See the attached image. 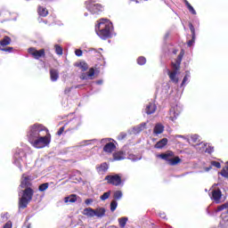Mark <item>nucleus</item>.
<instances>
[{
	"label": "nucleus",
	"instance_id": "4468645a",
	"mask_svg": "<svg viewBox=\"0 0 228 228\" xmlns=\"http://www.w3.org/2000/svg\"><path fill=\"white\" fill-rule=\"evenodd\" d=\"M177 70L179 69H174L173 71H167V75L169 76L170 81L172 83H175V85H177L179 83V78L177 77Z\"/></svg>",
	"mask_w": 228,
	"mask_h": 228
},
{
	"label": "nucleus",
	"instance_id": "7c9ffc66",
	"mask_svg": "<svg viewBox=\"0 0 228 228\" xmlns=\"http://www.w3.org/2000/svg\"><path fill=\"white\" fill-rule=\"evenodd\" d=\"M127 220H129V218H127L126 216L118 218V222L119 224V227H121V228L126 227V224H127Z\"/></svg>",
	"mask_w": 228,
	"mask_h": 228
},
{
	"label": "nucleus",
	"instance_id": "72a5a7b5",
	"mask_svg": "<svg viewBox=\"0 0 228 228\" xmlns=\"http://www.w3.org/2000/svg\"><path fill=\"white\" fill-rule=\"evenodd\" d=\"M77 67H79V69H81L83 72H86V70H88V64L85 61L78 63Z\"/></svg>",
	"mask_w": 228,
	"mask_h": 228
},
{
	"label": "nucleus",
	"instance_id": "49530a36",
	"mask_svg": "<svg viewBox=\"0 0 228 228\" xmlns=\"http://www.w3.org/2000/svg\"><path fill=\"white\" fill-rule=\"evenodd\" d=\"M127 136V134L121 132L118 135V140L122 141L124 140L126 137Z\"/></svg>",
	"mask_w": 228,
	"mask_h": 228
},
{
	"label": "nucleus",
	"instance_id": "4be33fe9",
	"mask_svg": "<svg viewBox=\"0 0 228 228\" xmlns=\"http://www.w3.org/2000/svg\"><path fill=\"white\" fill-rule=\"evenodd\" d=\"M122 159H126V154L123 151L113 153V161H122Z\"/></svg>",
	"mask_w": 228,
	"mask_h": 228
},
{
	"label": "nucleus",
	"instance_id": "0eeeda50",
	"mask_svg": "<svg viewBox=\"0 0 228 228\" xmlns=\"http://www.w3.org/2000/svg\"><path fill=\"white\" fill-rule=\"evenodd\" d=\"M157 158H159L160 159H164L165 161H167L169 165H171L172 167L181 162V159H179V157L174 158L173 151H167L166 153L159 154L157 155Z\"/></svg>",
	"mask_w": 228,
	"mask_h": 228
},
{
	"label": "nucleus",
	"instance_id": "774afa93",
	"mask_svg": "<svg viewBox=\"0 0 228 228\" xmlns=\"http://www.w3.org/2000/svg\"><path fill=\"white\" fill-rule=\"evenodd\" d=\"M185 6H186V3H188V0H183Z\"/></svg>",
	"mask_w": 228,
	"mask_h": 228
},
{
	"label": "nucleus",
	"instance_id": "473e14b6",
	"mask_svg": "<svg viewBox=\"0 0 228 228\" xmlns=\"http://www.w3.org/2000/svg\"><path fill=\"white\" fill-rule=\"evenodd\" d=\"M114 200H120V199H122L123 197V193H122V191H116L114 192Z\"/></svg>",
	"mask_w": 228,
	"mask_h": 228
},
{
	"label": "nucleus",
	"instance_id": "412c9836",
	"mask_svg": "<svg viewBox=\"0 0 228 228\" xmlns=\"http://www.w3.org/2000/svg\"><path fill=\"white\" fill-rule=\"evenodd\" d=\"M94 213L97 218H102L103 216H106V208H97L96 209H94Z\"/></svg>",
	"mask_w": 228,
	"mask_h": 228
},
{
	"label": "nucleus",
	"instance_id": "13d9d810",
	"mask_svg": "<svg viewBox=\"0 0 228 228\" xmlns=\"http://www.w3.org/2000/svg\"><path fill=\"white\" fill-rule=\"evenodd\" d=\"M74 122H78V124H81V119L80 118H73Z\"/></svg>",
	"mask_w": 228,
	"mask_h": 228
},
{
	"label": "nucleus",
	"instance_id": "ea45409f",
	"mask_svg": "<svg viewBox=\"0 0 228 228\" xmlns=\"http://www.w3.org/2000/svg\"><path fill=\"white\" fill-rule=\"evenodd\" d=\"M189 29L191 33V38H195V37H197L195 35V27L193 26V24L191 22L189 23Z\"/></svg>",
	"mask_w": 228,
	"mask_h": 228
},
{
	"label": "nucleus",
	"instance_id": "6e6552de",
	"mask_svg": "<svg viewBox=\"0 0 228 228\" xmlns=\"http://www.w3.org/2000/svg\"><path fill=\"white\" fill-rule=\"evenodd\" d=\"M181 111H183V106L179 103L173 104L169 110V118L172 122L177 120V117L181 115Z\"/></svg>",
	"mask_w": 228,
	"mask_h": 228
},
{
	"label": "nucleus",
	"instance_id": "09e8293b",
	"mask_svg": "<svg viewBox=\"0 0 228 228\" xmlns=\"http://www.w3.org/2000/svg\"><path fill=\"white\" fill-rule=\"evenodd\" d=\"M95 142H97V140L93 139V140L84 141L83 143H85V145H92V143H95Z\"/></svg>",
	"mask_w": 228,
	"mask_h": 228
},
{
	"label": "nucleus",
	"instance_id": "338daca9",
	"mask_svg": "<svg viewBox=\"0 0 228 228\" xmlns=\"http://www.w3.org/2000/svg\"><path fill=\"white\" fill-rule=\"evenodd\" d=\"M110 228H117V226L116 225H111Z\"/></svg>",
	"mask_w": 228,
	"mask_h": 228
},
{
	"label": "nucleus",
	"instance_id": "cd10ccee",
	"mask_svg": "<svg viewBox=\"0 0 228 228\" xmlns=\"http://www.w3.org/2000/svg\"><path fill=\"white\" fill-rule=\"evenodd\" d=\"M168 143V139L163 138L155 144V149H163Z\"/></svg>",
	"mask_w": 228,
	"mask_h": 228
},
{
	"label": "nucleus",
	"instance_id": "79ce46f5",
	"mask_svg": "<svg viewBox=\"0 0 228 228\" xmlns=\"http://www.w3.org/2000/svg\"><path fill=\"white\" fill-rule=\"evenodd\" d=\"M110 195H111V191H107V192H104L101 197V200H108V199H110Z\"/></svg>",
	"mask_w": 228,
	"mask_h": 228
},
{
	"label": "nucleus",
	"instance_id": "8fccbe9b",
	"mask_svg": "<svg viewBox=\"0 0 228 228\" xmlns=\"http://www.w3.org/2000/svg\"><path fill=\"white\" fill-rule=\"evenodd\" d=\"M65 131V126H61L58 132H57V134L58 136H61V134H63V132Z\"/></svg>",
	"mask_w": 228,
	"mask_h": 228
},
{
	"label": "nucleus",
	"instance_id": "c03bdc74",
	"mask_svg": "<svg viewBox=\"0 0 228 228\" xmlns=\"http://www.w3.org/2000/svg\"><path fill=\"white\" fill-rule=\"evenodd\" d=\"M0 51H3L4 53H12L13 51V47H12V46H8V47L0 46Z\"/></svg>",
	"mask_w": 228,
	"mask_h": 228
},
{
	"label": "nucleus",
	"instance_id": "a878e982",
	"mask_svg": "<svg viewBox=\"0 0 228 228\" xmlns=\"http://www.w3.org/2000/svg\"><path fill=\"white\" fill-rule=\"evenodd\" d=\"M200 145H201L203 149L202 151H205V152H207L208 154H212V152H215V148L213 146H209V145L208 146V143L201 142Z\"/></svg>",
	"mask_w": 228,
	"mask_h": 228
},
{
	"label": "nucleus",
	"instance_id": "1a4fd4ad",
	"mask_svg": "<svg viewBox=\"0 0 228 228\" xmlns=\"http://www.w3.org/2000/svg\"><path fill=\"white\" fill-rule=\"evenodd\" d=\"M105 181L113 186H120L122 184V177L118 174L105 176Z\"/></svg>",
	"mask_w": 228,
	"mask_h": 228
},
{
	"label": "nucleus",
	"instance_id": "603ef678",
	"mask_svg": "<svg viewBox=\"0 0 228 228\" xmlns=\"http://www.w3.org/2000/svg\"><path fill=\"white\" fill-rule=\"evenodd\" d=\"M94 202V200L93 199H86V200H85V204L86 205V206H90V204H92Z\"/></svg>",
	"mask_w": 228,
	"mask_h": 228
},
{
	"label": "nucleus",
	"instance_id": "c756f323",
	"mask_svg": "<svg viewBox=\"0 0 228 228\" xmlns=\"http://www.w3.org/2000/svg\"><path fill=\"white\" fill-rule=\"evenodd\" d=\"M216 211H225L226 215H228V201L218 206Z\"/></svg>",
	"mask_w": 228,
	"mask_h": 228
},
{
	"label": "nucleus",
	"instance_id": "e433bc0d",
	"mask_svg": "<svg viewBox=\"0 0 228 228\" xmlns=\"http://www.w3.org/2000/svg\"><path fill=\"white\" fill-rule=\"evenodd\" d=\"M221 175L228 179V162L226 163V166L222 169Z\"/></svg>",
	"mask_w": 228,
	"mask_h": 228
},
{
	"label": "nucleus",
	"instance_id": "f704fd0d",
	"mask_svg": "<svg viewBox=\"0 0 228 228\" xmlns=\"http://www.w3.org/2000/svg\"><path fill=\"white\" fill-rule=\"evenodd\" d=\"M110 168V166H108V163L104 162L101 164L99 167V172H106Z\"/></svg>",
	"mask_w": 228,
	"mask_h": 228
},
{
	"label": "nucleus",
	"instance_id": "a18cd8bd",
	"mask_svg": "<svg viewBox=\"0 0 228 228\" xmlns=\"http://www.w3.org/2000/svg\"><path fill=\"white\" fill-rule=\"evenodd\" d=\"M196 38L197 37H191V39L187 42L188 47H191L194 45Z\"/></svg>",
	"mask_w": 228,
	"mask_h": 228
},
{
	"label": "nucleus",
	"instance_id": "7ed1b4c3",
	"mask_svg": "<svg viewBox=\"0 0 228 228\" xmlns=\"http://www.w3.org/2000/svg\"><path fill=\"white\" fill-rule=\"evenodd\" d=\"M44 133H47V128L43 125L34 124L30 126L27 131V137L29 143L34 142L35 140Z\"/></svg>",
	"mask_w": 228,
	"mask_h": 228
},
{
	"label": "nucleus",
	"instance_id": "0e129e2a",
	"mask_svg": "<svg viewBox=\"0 0 228 228\" xmlns=\"http://www.w3.org/2000/svg\"><path fill=\"white\" fill-rule=\"evenodd\" d=\"M69 92H70V88H67V89L65 90V94H69Z\"/></svg>",
	"mask_w": 228,
	"mask_h": 228
},
{
	"label": "nucleus",
	"instance_id": "58836bf2",
	"mask_svg": "<svg viewBox=\"0 0 228 228\" xmlns=\"http://www.w3.org/2000/svg\"><path fill=\"white\" fill-rule=\"evenodd\" d=\"M54 47L56 54L61 56V54H63V48H61V46H60L59 45H55Z\"/></svg>",
	"mask_w": 228,
	"mask_h": 228
},
{
	"label": "nucleus",
	"instance_id": "de8ad7c7",
	"mask_svg": "<svg viewBox=\"0 0 228 228\" xmlns=\"http://www.w3.org/2000/svg\"><path fill=\"white\" fill-rule=\"evenodd\" d=\"M199 138H200L199 134H193L191 136V142H193V143H197V142H199Z\"/></svg>",
	"mask_w": 228,
	"mask_h": 228
},
{
	"label": "nucleus",
	"instance_id": "9b49d317",
	"mask_svg": "<svg viewBox=\"0 0 228 228\" xmlns=\"http://www.w3.org/2000/svg\"><path fill=\"white\" fill-rule=\"evenodd\" d=\"M209 197L218 204L220 199H222V191H220V189L213 190L211 193H209Z\"/></svg>",
	"mask_w": 228,
	"mask_h": 228
},
{
	"label": "nucleus",
	"instance_id": "4d7b16f0",
	"mask_svg": "<svg viewBox=\"0 0 228 228\" xmlns=\"http://www.w3.org/2000/svg\"><path fill=\"white\" fill-rule=\"evenodd\" d=\"M6 13H8L7 11H4V10L1 11L0 12V17H3V15H6Z\"/></svg>",
	"mask_w": 228,
	"mask_h": 228
},
{
	"label": "nucleus",
	"instance_id": "a19ab883",
	"mask_svg": "<svg viewBox=\"0 0 228 228\" xmlns=\"http://www.w3.org/2000/svg\"><path fill=\"white\" fill-rule=\"evenodd\" d=\"M49 188V183H45L39 185L38 190L39 191H45Z\"/></svg>",
	"mask_w": 228,
	"mask_h": 228
},
{
	"label": "nucleus",
	"instance_id": "a211bd4d",
	"mask_svg": "<svg viewBox=\"0 0 228 228\" xmlns=\"http://www.w3.org/2000/svg\"><path fill=\"white\" fill-rule=\"evenodd\" d=\"M117 149V146L113 142H107L103 147V152L111 153Z\"/></svg>",
	"mask_w": 228,
	"mask_h": 228
},
{
	"label": "nucleus",
	"instance_id": "864d4df0",
	"mask_svg": "<svg viewBox=\"0 0 228 228\" xmlns=\"http://www.w3.org/2000/svg\"><path fill=\"white\" fill-rule=\"evenodd\" d=\"M4 228H12V221H8L4 225Z\"/></svg>",
	"mask_w": 228,
	"mask_h": 228
},
{
	"label": "nucleus",
	"instance_id": "39448f33",
	"mask_svg": "<svg viewBox=\"0 0 228 228\" xmlns=\"http://www.w3.org/2000/svg\"><path fill=\"white\" fill-rule=\"evenodd\" d=\"M47 132L41 134L34 142H31L32 147L35 149H44L51 143V134H45Z\"/></svg>",
	"mask_w": 228,
	"mask_h": 228
},
{
	"label": "nucleus",
	"instance_id": "f3484780",
	"mask_svg": "<svg viewBox=\"0 0 228 228\" xmlns=\"http://www.w3.org/2000/svg\"><path fill=\"white\" fill-rule=\"evenodd\" d=\"M184 56V52H180V53L177 56L176 63L173 64V69H175L176 70H179L181 68V62L183 61V57Z\"/></svg>",
	"mask_w": 228,
	"mask_h": 228
},
{
	"label": "nucleus",
	"instance_id": "dca6fc26",
	"mask_svg": "<svg viewBox=\"0 0 228 228\" xmlns=\"http://www.w3.org/2000/svg\"><path fill=\"white\" fill-rule=\"evenodd\" d=\"M156 110H158V107L156 106V104L150 102L149 104L146 105L145 113L147 115H152L156 113Z\"/></svg>",
	"mask_w": 228,
	"mask_h": 228
},
{
	"label": "nucleus",
	"instance_id": "ddd939ff",
	"mask_svg": "<svg viewBox=\"0 0 228 228\" xmlns=\"http://www.w3.org/2000/svg\"><path fill=\"white\" fill-rule=\"evenodd\" d=\"M95 76V69L91 68L88 72H84L80 75V79L86 81L88 79H92V77Z\"/></svg>",
	"mask_w": 228,
	"mask_h": 228
},
{
	"label": "nucleus",
	"instance_id": "393cba45",
	"mask_svg": "<svg viewBox=\"0 0 228 228\" xmlns=\"http://www.w3.org/2000/svg\"><path fill=\"white\" fill-rule=\"evenodd\" d=\"M165 131V126L161 124H157L153 128L154 134H161Z\"/></svg>",
	"mask_w": 228,
	"mask_h": 228
},
{
	"label": "nucleus",
	"instance_id": "c9c22d12",
	"mask_svg": "<svg viewBox=\"0 0 228 228\" xmlns=\"http://www.w3.org/2000/svg\"><path fill=\"white\" fill-rule=\"evenodd\" d=\"M186 7L192 15H197V11L191 6L190 2H186Z\"/></svg>",
	"mask_w": 228,
	"mask_h": 228
},
{
	"label": "nucleus",
	"instance_id": "680f3d73",
	"mask_svg": "<svg viewBox=\"0 0 228 228\" xmlns=\"http://www.w3.org/2000/svg\"><path fill=\"white\" fill-rule=\"evenodd\" d=\"M96 85H102V80H97Z\"/></svg>",
	"mask_w": 228,
	"mask_h": 228
},
{
	"label": "nucleus",
	"instance_id": "e2e57ef3",
	"mask_svg": "<svg viewBox=\"0 0 228 228\" xmlns=\"http://www.w3.org/2000/svg\"><path fill=\"white\" fill-rule=\"evenodd\" d=\"M177 138H183V140H186V138L184 137V135H177Z\"/></svg>",
	"mask_w": 228,
	"mask_h": 228
},
{
	"label": "nucleus",
	"instance_id": "2eb2a0df",
	"mask_svg": "<svg viewBox=\"0 0 228 228\" xmlns=\"http://www.w3.org/2000/svg\"><path fill=\"white\" fill-rule=\"evenodd\" d=\"M50 79L53 83H56L60 79V71L56 69H50Z\"/></svg>",
	"mask_w": 228,
	"mask_h": 228
},
{
	"label": "nucleus",
	"instance_id": "052dcab7",
	"mask_svg": "<svg viewBox=\"0 0 228 228\" xmlns=\"http://www.w3.org/2000/svg\"><path fill=\"white\" fill-rule=\"evenodd\" d=\"M168 37H170V34L167 32L165 37H164V39L167 40V38H168Z\"/></svg>",
	"mask_w": 228,
	"mask_h": 228
},
{
	"label": "nucleus",
	"instance_id": "69168bd1",
	"mask_svg": "<svg viewBox=\"0 0 228 228\" xmlns=\"http://www.w3.org/2000/svg\"><path fill=\"white\" fill-rule=\"evenodd\" d=\"M85 17H88V12L84 13Z\"/></svg>",
	"mask_w": 228,
	"mask_h": 228
},
{
	"label": "nucleus",
	"instance_id": "c85d7f7f",
	"mask_svg": "<svg viewBox=\"0 0 228 228\" xmlns=\"http://www.w3.org/2000/svg\"><path fill=\"white\" fill-rule=\"evenodd\" d=\"M213 167H216V168H222V165L220 164V162L217 161H211V166H209L208 167L205 168L206 172H209V170H211V168H213Z\"/></svg>",
	"mask_w": 228,
	"mask_h": 228
},
{
	"label": "nucleus",
	"instance_id": "bb28decb",
	"mask_svg": "<svg viewBox=\"0 0 228 228\" xmlns=\"http://www.w3.org/2000/svg\"><path fill=\"white\" fill-rule=\"evenodd\" d=\"M77 201V195L76 194H71L69 196H67L64 198V202L67 204L69 202L74 203Z\"/></svg>",
	"mask_w": 228,
	"mask_h": 228
},
{
	"label": "nucleus",
	"instance_id": "b1692460",
	"mask_svg": "<svg viewBox=\"0 0 228 228\" xmlns=\"http://www.w3.org/2000/svg\"><path fill=\"white\" fill-rule=\"evenodd\" d=\"M37 13L39 17H47L49 15V11H47V8L39 6L37 8Z\"/></svg>",
	"mask_w": 228,
	"mask_h": 228
},
{
	"label": "nucleus",
	"instance_id": "3c124183",
	"mask_svg": "<svg viewBox=\"0 0 228 228\" xmlns=\"http://www.w3.org/2000/svg\"><path fill=\"white\" fill-rule=\"evenodd\" d=\"M75 54H76V56H83V51H81V49H77L76 51H75Z\"/></svg>",
	"mask_w": 228,
	"mask_h": 228
},
{
	"label": "nucleus",
	"instance_id": "f8f14e48",
	"mask_svg": "<svg viewBox=\"0 0 228 228\" xmlns=\"http://www.w3.org/2000/svg\"><path fill=\"white\" fill-rule=\"evenodd\" d=\"M143 129H147V123H141L132 128V134H140L141 131H143Z\"/></svg>",
	"mask_w": 228,
	"mask_h": 228
},
{
	"label": "nucleus",
	"instance_id": "423d86ee",
	"mask_svg": "<svg viewBox=\"0 0 228 228\" xmlns=\"http://www.w3.org/2000/svg\"><path fill=\"white\" fill-rule=\"evenodd\" d=\"M86 8L92 15H97L99 12H102V5L97 4V0H87L86 2Z\"/></svg>",
	"mask_w": 228,
	"mask_h": 228
},
{
	"label": "nucleus",
	"instance_id": "5701e85b",
	"mask_svg": "<svg viewBox=\"0 0 228 228\" xmlns=\"http://www.w3.org/2000/svg\"><path fill=\"white\" fill-rule=\"evenodd\" d=\"M12 44V38L8 36H5L2 40H0V47H6Z\"/></svg>",
	"mask_w": 228,
	"mask_h": 228
},
{
	"label": "nucleus",
	"instance_id": "6ab92c4d",
	"mask_svg": "<svg viewBox=\"0 0 228 228\" xmlns=\"http://www.w3.org/2000/svg\"><path fill=\"white\" fill-rule=\"evenodd\" d=\"M83 215H85V216H88L89 218H94V216H95V209L86 208L83 210Z\"/></svg>",
	"mask_w": 228,
	"mask_h": 228
},
{
	"label": "nucleus",
	"instance_id": "f03ea898",
	"mask_svg": "<svg viewBox=\"0 0 228 228\" xmlns=\"http://www.w3.org/2000/svg\"><path fill=\"white\" fill-rule=\"evenodd\" d=\"M95 31L102 40H108L113 37V23L107 19H102L95 26Z\"/></svg>",
	"mask_w": 228,
	"mask_h": 228
},
{
	"label": "nucleus",
	"instance_id": "2f4dec72",
	"mask_svg": "<svg viewBox=\"0 0 228 228\" xmlns=\"http://www.w3.org/2000/svg\"><path fill=\"white\" fill-rule=\"evenodd\" d=\"M190 77H191V76L190 75V71H186L185 76L183 78L181 86H184L186 83H189Z\"/></svg>",
	"mask_w": 228,
	"mask_h": 228
},
{
	"label": "nucleus",
	"instance_id": "aec40b11",
	"mask_svg": "<svg viewBox=\"0 0 228 228\" xmlns=\"http://www.w3.org/2000/svg\"><path fill=\"white\" fill-rule=\"evenodd\" d=\"M83 215H85V216H88L89 218H94V216H95V209L86 208L83 210Z\"/></svg>",
	"mask_w": 228,
	"mask_h": 228
},
{
	"label": "nucleus",
	"instance_id": "20e7f679",
	"mask_svg": "<svg viewBox=\"0 0 228 228\" xmlns=\"http://www.w3.org/2000/svg\"><path fill=\"white\" fill-rule=\"evenodd\" d=\"M26 158H28V155H26V152H24L22 149L17 150L13 155L12 163L20 168V172H22V165H24V163H28V165L31 163V161H27Z\"/></svg>",
	"mask_w": 228,
	"mask_h": 228
},
{
	"label": "nucleus",
	"instance_id": "6e6d98bb",
	"mask_svg": "<svg viewBox=\"0 0 228 228\" xmlns=\"http://www.w3.org/2000/svg\"><path fill=\"white\" fill-rule=\"evenodd\" d=\"M160 218H163L165 220V218H167V215L165 214V212L159 213V214Z\"/></svg>",
	"mask_w": 228,
	"mask_h": 228
},
{
	"label": "nucleus",
	"instance_id": "9d476101",
	"mask_svg": "<svg viewBox=\"0 0 228 228\" xmlns=\"http://www.w3.org/2000/svg\"><path fill=\"white\" fill-rule=\"evenodd\" d=\"M28 53L33 56L35 60H40V58H44V56H45V49L37 50L33 47H30L28 48Z\"/></svg>",
	"mask_w": 228,
	"mask_h": 228
},
{
	"label": "nucleus",
	"instance_id": "f257e3e1",
	"mask_svg": "<svg viewBox=\"0 0 228 228\" xmlns=\"http://www.w3.org/2000/svg\"><path fill=\"white\" fill-rule=\"evenodd\" d=\"M33 181V176L28 175L26 174L22 175L21 177V183L20 188H26L22 191V196L19 200V208L20 209H26L28 208V204L31 202L33 200V195L35 191L33 189L29 188L28 186H31V182Z\"/></svg>",
	"mask_w": 228,
	"mask_h": 228
},
{
	"label": "nucleus",
	"instance_id": "4c0bfd02",
	"mask_svg": "<svg viewBox=\"0 0 228 228\" xmlns=\"http://www.w3.org/2000/svg\"><path fill=\"white\" fill-rule=\"evenodd\" d=\"M118 206V203L117 202V200H113L110 202V211L113 213L117 209Z\"/></svg>",
	"mask_w": 228,
	"mask_h": 228
},
{
	"label": "nucleus",
	"instance_id": "bf43d9fd",
	"mask_svg": "<svg viewBox=\"0 0 228 228\" xmlns=\"http://www.w3.org/2000/svg\"><path fill=\"white\" fill-rule=\"evenodd\" d=\"M110 139H102L101 140V143H106V142H108Z\"/></svg>",
	"mask_w": 228,
	"mask_h": 228
},
{
	"label": "nucleus",
	"instance_id": "5fc2aeb1",
	"mask_svg": "<svg viewBox=\"0 0 228 228\" xmlns=\"http://www.w3.org/2000/svg\"><path fill=\"white\" fill-rule=\"evenodd\" d=\"M222 218H223V222H226L227 225H228V217L224 216V213L221 215Z\"/></svg>",
	"mask_w": 228,
	"mask_h": 228
},
{
	"label": "nucleus",
	"instance_id": "37998d69",
	"mask_svg": "<svg viewBox=\"0 0 228 228\" xmlns=\"http://www.w3.org/2000/svg\"><path fill=\"white\" fill-rule=\"evenodd\" d=\"M137 63L138 65H145V63H147V59H145L143 56H141L137 59Z\"/></svg>",
	"mask_w": 228,
	"mask_h": 228
}]
</instances>
